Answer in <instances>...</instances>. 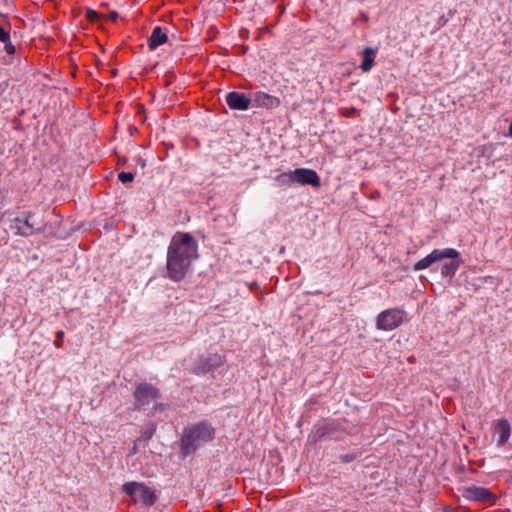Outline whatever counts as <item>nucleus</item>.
Here are the masks:
<instances>
[{
  "mask_svg": "<svg viewBox=\"0 0 512 512\" xmlns=\"http://www.w3.org/2000/svg\"><path fill=\"white\" fill-rule=\"evenodd\" d=\"M198 258L196 239L187 232L176 233L167 251V273L174 281L182 280L189 271L191 264Z\"/></svg>",
  "mask_w": 512,
  "mask_h": 512,
  "instance_id": "nucleus-1",
  "label": "nucleus"
},
{
  "mask_svg": "<svg viewBox=\"0 0 512 512\" xmlns=\"http://www.w3.org/2000/svg\"><path fill=\"white\" fill-rule=\"evenodd\" d=\"M213 429L207 424H197L187 428L182 438V446L186 453H190L196 447L211 441Z\"/></svg>",
  "mask_w": 512,
  "mask_h": 512,
  "instance_id": "nucleus-2",
  "label": "nucleus"
},
{
  "mask_svg": "<svg viewBox=\"0 0 512 512\" xmlns=\"http://www.w3.org/2000/svg\"><path fill=\"white\" fill-rule=\"evenodd\" d=\"M123 491L129 495L135 503L144 506H150L157 500L156 491L144 483H126L123 485Z\"/></svg>",
  "mask_w": 512,
  "mask_h": 512,
  "instance_id": "nucleus-3",
  "label": "nucleus"
},
{
  "mask_svg": "<svg viewBox=\"0 0 512 512\" xmlns=\"http://www.w3.org/2000/svg\"><path fill=\"white\" fill-rule=\"evenodd\" d=\"M405 320L406 312L403 309H387L377 316L376 327L379 330L391 331L400 326Z\"/></svg>",
  "mask_w": 512,
  "mask_h": 512,
  "instance_id": "nucleus-4",
  "label": "nucleus"
},
{
  "mask_svg": "<svg viewBox=\"0 0 512 512\" xmlns=\"http://www.w3.org/2000/svg\"><path fill=\"white\" fill-rule=\"evenodd\" d=\"M459 257V252L453 248L434 249L423 259L419 260L414 265V270H424L430 267L433 263L443 259H456Z\"/></svg>",
  "mask_w": 512,
  "mask_h": 512,
  "instance_id": "nucleus-5",
  "label": "nucleus"
},
{
  "mask_svg": "<svg viewBox=\"0 0 512 512\" xmlns=\"http://www.w3.org/2000/svg\"><path fill=\"white\" fill-rule=\"evenodd\" d=\"M461 493L462 496L469 501L490 504H493L496 501V497L493 493L489 489L481 486L464 487L461 490Z\"/></svg>",
  "mask_w": 512,
  "mask_h": 512,
  "instance_id": "nucleus-6",
  "label": "nucleus"
},
{
  "mask_svg": "<svg viewBox=\"0 0 512 512\" xmlns=\"http://www.w3.org/2000/svg\"><path fill=\"white\" fill-rule=\"evenodd\" d=\"M224 362V357L218 353H208L202 355L194 363L193 371L197 374L207 373L219 366Z\"/></svg>",
  "mask_w": 512,
  "mask_h": 512,
  "instance_id": "nucleus-7",
  "label": "nucleus"
},
{
  "mask_svg": "<svg viewBox=\"0 0 512 512\" xmlns=\"http://www.w3.org/2000/svg\"><path fill=\"white\" fill-rule=\"evenodd\" d=\"M134 397L138 406H145L156 401L158 398V391L154 386L142 383L135 389Z\"/></svg>",
  "mask_w": 512,
  "mask_h": 512,
  "instance_id": "nucleus-8",
  "label": "nucleus"
},
{
  "mask_svg": "<svg viewBox=\"0 0 512 512\" xmlns=\"http://www.w3.org/2000/svg\"><path fill=\"white\" fill-rule=\"evenodd\" d=\"M294 183L300 185H311L313 187L320 186V178L312 169L298 168L293 170Z\"/></svg>",
  "mask_w": 512,
  "mask_h": 512,
  "instance_id": "nucleus-9",
  "label": "nucleus"
},
{
  "mask_svg": "<svg viewBox=\"0 0 512 512\" xmlns=\"http://www.w3.org/2000/svg\"><path fill=\"white\" fill-rule=\"evenodd\" d=\"M227 105L231 109L235 110H247L250 105V99L243 93L240 92H230L226 95Z\"/></svg>",
  "mask_w": 512,
  "mask_h": 512,
  "instance_id": "nucleus-10",
  "label": "nucleus"
},
{
  "mask_svg": "<svg viewBox=\"0 0 512 512\" xmlns=\"http://www.w3.org/2000/svg\"><path fill=\"white\" fill-rule=\"evenodd\" d=\"M494 434L497 436V446L505 445L511 434V427L507 420L501 419L499 420L494 429Z\"/></svg>",
  "mask_w": 512,
  "mask_h": 512,
  "instance_id": "nucleus-11",
  "label": "nucleus"
},
{
  "mask_svg": "<svg viewBox=\"0 0 512 512\" xmlns=\"http://www.w3.org/2000/svg\"><path fill=\"white\" fill-rule=\"evenodd\" d=\"M253 101L257 106L273 109L280 105L278 98L271 96L264 92H257L254 94Z\"/></svg>",
  "mask_w": 512,
  "mask_h": 512,
  "instance_id": "nucleus-12",
  "label": "nucleus"
},
{
  "mask_svg": "<svg viewBox=\"0 0 512 512\" xmlns=\"http://www.w3.org/2000/svg\"><path fill=\"white\" fill-rule=\"evenodd\" d=\"M168 40L167 33H165L161 27H155L149 38L148 46L151 50H155L159 46L165 44Z\"/></svg>",
  "mask_w": 512,
  "mask_h": 512,
  "instance_id": "nucleus-13",
  "label": "nucleus"
},
{
  "mask_svg": "<svg viewBox=\"0 0 512 512\" xmlns=\"http://www.w3.org/2000/svg\"><path fill=\"white\" fill-rule=\"evenodd\" d=\"M377 50L371 47H366L362 51V62L360 64V68L363 72H369L374 65V59L376 56Z\"/></svg>",
  "mask_w": 512,
  "mask_h": 512,
  "instance_id": "nucleus-14",
  "label": "nucleus"
},
{
  "mask_svg": "<svg viewBox=\"0 0 512 512\" xmlns=\"http://www.w3.org/2000/svg\"><path fill=\"white\" fill-rule=\"evenodd\" d=\"M460 263V256L456 259H451L450 262L444 263L441 268V274L445 277H452L458 270Z\"/></svg>",
  "mask_w": 512,
  "mask_h": 512,
  "instance_id": "nucleus-15",
  "label": "nucleus"
},
{
  "mask_svg": "<svg viewBox=\"0 0 512 512\" xmlns=\"http://www.w3.org/2000/svg\"><path fill=\"white\" fill-rule=\"evenodd\" d=\"M278 186H290L294 184L293 171L283 172L274 178Z\"/></svg>",
  "mask_w": 512,
  "mask_h": 512,
  "instance_id": "nucleus-16",
  "label": "nucleus"
},
{
  "mask_svg": "<svg viewBox=\"0 0 512 512\" xmlns=\"http://www.w3.org/2000/svg\"><path fill=\"white\" fill-rule=\"evenodd\" d=\"M16 228L18 230V233L20 235H24V236L30 235L33 230V227L30 225L28 219H26V221L24 223V227L17 226Z\"/></svg>",
  "mask_w": 512,
  "mask_h": 512,
  "instance_id": "nucleus-17",
  "label": "nucleus"
},
{
  "mask_svg": "<svg viewBox=\"0 0 512 512\" xmlns=\"http://www.w3.org/2000/svg\"><path fill=\"white\" fill-rule=\"evenodd\" d=\"M118 179L122 183H127V182H131L134 179V175L130 172H121L118 175Z\"/></svg>",
  "mask_w": 512,
  "mask_h": 512,
  "instance_id": "nucleus-18",
  "label": "nucleus"
},
{
  "mask_svg": "<svg viewBox=\"0 0 512 512\" xmlns=\"http://www.w3.org/2000/svg\"><path fill=\"white\" fill-rule=\"evenodd\" d=\"M9 38V33L5 29L0 27V41L7 43L9 41Z\"/></svg>",
  "mask_w": 512,
  "mask_h": 512,
  "instance_id": "nucleus-19",
  "label": "nucleus"
},
{
  "mask_svg": "<svg viewBox=\"0 0 512 512\" xmlns=\"http://www.w3.org/2000/svg\"><path fill=\"white\" fill-rule=\"evenodd\" d=\"M86 17L90 20V21H95L98 19L99 15L96 11L94 10H87L86 12Z\"/></svg>",
  "mask_w": 512,
  "mask_h": 512,
  "instance_id": "nucleus-20",
  "label": "nucleus"
},
{
  "mask_svg": "<svg viewBox=\"0 0 512 512\" xmlns=\"http://www.w3.org/2000/svg\"><path fill=\"white\" fill-rule=\"evenodd\" d=\"M5 50L7 53L12 54L14 52V47L11 44H6Z\"/></svg>",
  "mask_w": 512,
  "mask_h": 512,
  "instance_id": "nucleus-21",
  "label": "nucleus"
},
{
  "mask_svg": "<svg viewBox=\"0 0 512 512\" xmlns=\"http://www.w3.org/2000/svg\"><path fill=\"white\" fill-rule=\"evenodd\" d=\"M117 17H118V13L117 12H111L109 14V18L112 19V20H115Z\"/></svg>",
  "mask_w": 512,
  "mask_h": 512,
  "instance_id": "nucleus-22",
  "label": "nucleus"
},
{
  "mask_svg": "<svg viewBox=\"0 0 512 512\" xmlns=\"http://www.w3.org/2000/svg\"><path fill=\"white\" fill-rule=\"evenodd\" d=\"M509 135L512 137V121H511V124L509 126Z\"/></svg>",
  "mask_w": 512,
  "mask_h": 512,
  "instance_id": "nucleus-23",
  "label": "nucleus"
},
{
  "mask_svg": "<svg viewBox=\"0 0 512 512\" xmlns=\"http://www.w3.org/2000/svg\"><path fill=\"white\" fill-rule=\"evenodd\" d=\"M63 335H64L63 331H58V332H57V336H58V337H63Z\"/></svg>",
  "mask_w": 512,
  "mask_h": 512,
  "instance_id": "nucleus-24",
  "label": "nucleus"
}]
</instances>
